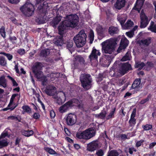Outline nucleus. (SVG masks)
<instances>
[{"label": "nucleus", "mask_w": 156, "mask_h": 156, "mask_svg": "<svg viewBox=\"0 0 156 156\" xmlns=\"http://www.w3.org/2000/svg\"><path fill=\"white\" fill-rule=\"evenodd\" d=\"M78 22L79 17L76 14L67 15L66 20L61 23L58 28L59 34L63 35L67 27H75L77 26Z\"/></svg>", "instance_id": "nucleus-1"}, {"label": "nucleus", "mask_w": 156, "mask_h": 156, "mask_svg": "<svg viewBox=\"0 0 156 156\" xmlns=\"http://www.w3.org/2000/svg\"><path fill=\"white\" fill-rule=\"evenodd\" d=\"M143 4V2L142 1L140 0H137L135 5L134 9L138 11V12H140Z\"/></svg>", "instance_id": "nucleus-23"}, {"label": "nucleus", "mask_w": 156, "mask_h": 156, "mask_svg": "<svg viewBox=\"0 0 156 156\" xmlns=\"http://www.w3.org/2000/svg\"><path fill=\"white\" fill-rule=\"evenodd\" d=\"M126 2V0H117L114 6L116 9L120 10L124 7Z\"/></svg>", "instance_id": "nucleus-19"}, {"label": "nucleus", "mask_w": 156, "mask_h": 156, "mask_svg": "<svg viewBox=\"0 0 156 156\" xmlns=\"http://www.w3.org/2000/svg\"><path fill=\"white\" fill-rule=\"evenodd\" d=\"M107 112L105 111H102L99 114L95 115V117L98 118L104 119L106 116Z\"/></svg>", "instance_id": "nucleus-34"}, {"label": "nucleus", "mask_w": 156, "mask_h": 156, "mask_svg": "<svg viewBox=\"0 0 156 156\" xmlns=\"http://www.w3.org/2000/svg\"><path fill=\"white\" fill-rule=\"evenodd\" d=\"M143 127L145 130H148L152 128V126L149 124H146Z\"/></svg>", "instance_id": "nucleus-54"}, {"label": "nucleus", "mask_w": 156, "mask_h": 156, "mask_svg": "<svg viewBox=\"0 0 156 156\" xmlns=\"http://www.w3.org/2000/svg\"><path fill=\"white\" fill-rule=\"evenodd\" d=\"M117 40L111 38L102 42L101 44L102 53L111 54L115 50L117 45Z\"/></svg>", "instance_id": "nucleus-3"}, {"label": "nucleus", "mask_w": 156, "mask_h": 156, "mask_svg": "<svg viewBox=\"0 0 156 156\" xmlns=\"http://www.w3.org/2000/svg\"><path fill=\"white\" fill-rule=\"evenodd\" d=\"M145 66V64L144 62H138L136 63L135 67L136 68H138V70H140Z\"/></svg>", "instance_id": "nucleus-33"}, {"label": "nucleus", "mask_w": 156, "mask_h": 156, "mask_svg": "<svg viewBox=\"0 0 156 156\" xmlns=\"http://www.w3.org/2000/svg\"><path fill=\"white\" fill-rule=\"evenodd\" d=\"M154 64L151 62H147L145 64V69L147 71H149L153 67Z\"/></svg>", "instance_id": "nucleus-32"}, {"label": "nucleus", "mask_w": 156, "mask_h": 156, "mask_svg": "<svg viewBox=\"0 0 156 156\" xmlns=\"http://www.w3.org/2000/svg\"><path fill=\"white\" fill-rule=\"evenodd\" d=\"M98 35L101 37L104 36V30L102 26L99 25L96 28Z\"/></svg>", "instance_id": "nucleus-25"}, {"label": "nucleus", "mask_w": 156, "mask_h": 156, "mask_svg": "<svg viewBox=\"0 0 156 156\" xmlns=\"http://www.w3.org/2000/svg\"><path fill=\"white\" fill-rule=\"evenodd\" d=\"M73 103H76L79 108L83 110V105L81 101H80L78 100L75 98H73L72 100L69 101L63 105L61 106L59 109V111L61 113H64L66 112L69 108L71 106Z\"/></svg>", "instance_id": "nucleus-7"}, {"label": "nucleus", "mask_w": 156, "mask_h": 156, "mask_svg": "<svg viewBox=\"0 0 156 156\" xmlns=\"http://www.w3.org/2000/svg\"><path fill=\"white\" fill-rule=\"evenodd\" d=\"M48 50L45 49L42 50L40 53V56L43 57H46L48 54Z\"/></svg>", "instance_id": "nucleus-39"}, {"label": "nucleus", "mask_w": 156, "mask_h": 156, "mask_svg": "<svg viewBox=\"0 0 156 156\" xmlns=\"http://www.w3.org/2000/svg\"><path fill=\"white\" fill-rule=\"evenodd\" d=\"M47 80L46 77L44 76L43 78H42L39 81H41L42 82V85L43 86H44L45 84V83L46 82Z\"/></svg>", "instance_id": "nucleus-56"}, {"label": "nucleus", "mask_w": 156, "mask_h": 156, "mask_svg": "<svg viewBox=\"0 0 156 156\" xmlns=\"http://www.w3.org/2000/svg\"><path fill=\"white\" fill-rule=\"evenodd\" d=\"M6 34L5 27L4 26H2L0 28V34L4 39L6 37Z\"/></svg>", "instance_id": "nucleus-37"}, {"label": "nucleus", "mask_w": 156, "mask_h": 156, "mask_svg": "<svg viewBox=\"0 0 156 156\" xmlns=\"http://www.w3.org/2000/svg\"><path fill=\"white\" fill-rule=\"evenodd\" d=\"M35 77L39 80L43 78L45 76H44L43 72L41 71H37L35 72H33Z\"/></svg>", "instance_id": "nucleus-27"}, {"label": "nucleus", "mask_w": 156, "mask_h": 156, "mask_svg": "<svg viewBox=\"0 0 156 156\" xmlns=\"http://www.w3.org/2000/svg\"><path fill=\"white\" fill-rule=\"evenodd\" d=\"M8 135V133L6 131H5L3 132L0 136V137L1 138H4L7 136Z\"/></svg>", "instance_id": "nucleus-59"}, {"label": "nucleus", "mask_w": 156, "mask_h": 156, "mask_svg": "<svg viewBox=\"0 0 156 156\" xmlns=\"http://www.w3.org/2000/svg\"><path fill=\"white\" fill-rule=\"evenodd\" d=\"M149 101V99L148 98H146L145 99H144L140 101V104H144L146 102H147Z\"/></svg>", "instance_id": "nucleus-64"}, {"label": "nucleus", "mask_w": 156, "mask_h": 156, "mask_svg": "<svg viewBox=\"0 0 156 156\" xmlns=\"http://www.w3.org/2000/svg\"><path fill=\"white\" fill-rule=\"evenodd\" d=\"M129 43V41L126 37L122 38L119 46L117 50L118 53L120 52L122 50L125 49L128 46Z\"/></svg>", "instance_id": "nucleus-12"}, {"label": "nucleus", "mask_w": 156, "mask_h": 156, "mask_svg": "<svg viewBox=\"0 0 156 156\" xmlns=\"http://www.w3.org/2000/svg\"><path fill=\"white\" fill-rule=\"evenodd\" d=\"M117 19L120 23L121 25H124L126 19V17L125 14H119L117 16Z\"/></svg>", "instance_id": "nucleus-21"}, {"label": "nucleus", "mask_w": 156, "mask_h": 156, "mask_svg": "<svg viewBox=\"0 0 156 156\" xmlns=\"http://www.w3.org/2000/svg\"><path fill=\"white\" fill-rule=\"evenodd\" d=\"M21 133L23 135L27 137H29L33 134L34 131L32 130H23L22 131Z\"/></svg>", "instance_id": "nucleus-28"}, {"label": "nucleus", "mask_w": 156, "mask_h": 156, "mask_svg": "<svg viewBox=\"0 0 156 156\" xmlns=\"http://www.w3.org/2000/svg\"><path fill=\"white\" fill-rule=\"evenodd\" d=\"M0 85L4 88L7 87L6 80L4 77L2 76L0 77Z\"/></svg>", "instance_id": "nucleus-35"}, {"label": "nucleus", "mask_w": 156, "mask_h": 156, "mask_svg": "<svg viewBox=\"0 0 156 156\" xmlns=\"http://www.w3.org/2000/svg\"><path fill=\"white\" fill-rule=\"evenodd\" d=\"M6 64L5 58L2 56L0 58V65L3 66H5Z\"/></svg>", "instance_id": "nucleus-45"}, {"label": "nucleus", "mask_w": 156, "mask_h": 156, "mask_svg": "<svg viewBox=\"0 0 156 156\" xmlns=\"http://www.w3.org/2000/svg\"><path fill=\"white\" fill-rule=\"evenodd\" d=\"M40 116L39 114L37 113H34L33 115V118L36 119L39 118Z\"/></svg>", "instance_id": "nucleus-63"}, {"label": "nucleus", "mask_w": 156, "mask_h": 156, "mask_svg": "<svg viewBox=\"0 0 156 156\" xmlns=\"http://www.w3.org/2000/svg\"><path fill=\"white\" fill-rule=\"evenodd\" d=\"M45 0H37V4H40L38 7V9L42 12L43 16H39L35 20V22L38 24H43L46 23V17L45 15L47 12L48 9L49 7L48 3Z\"/></svg>", "instance_id": "nucleus-2"}, {"label": "nucleus", "mask_w": 156, "mask_h": 156, "mask_svg": "<svg viewBox=\"0 0 156 156\" xmlns=\"http://www.w3.org/2000/svg\"><path fill=\"white\" fill-rule=\"evenodd\" d=\"M87 35L83 30L80 31L73 38V40L77 48L83 46L86 41Z\"/></svg>", "instance_id": "nucleus-5"}, {"label": "nucleus", "mask_w": 156, "mask_h": 156, "mask_svg": "<svg viewBox=\"0 0 156 156\" xmlns=\"http://www.w3.org/2000/svg\"><path fill=\"white\" fill-rule=\"evenodd\" d=\"M22 108L23 109L22 112L23 114H24L25 112L28 113H31V109L28 106H23L22 107Z\"/></svg>", "instance_id": "nucleus-36"}, {"label": "nucleus", "mask_w": 156, "mask_h": 156, "mask_svg": "<svg viewBox=\"0 0 156 156\" xmlns=\"http://www.w3.org/2000/svg\"><path fill=\"white\" fill-rule=\"evenodd\" d=\"M63 37V35H62L57 36L56 38L55 44L58 46L62 45L64 43Z\"/></svg>", "instance_id": "nucleus-22"}, {"label": "nucleus", "mask_w": 156, "mask_h": 156, "mask_svg": "<svg viewBox=\"0 0 156 156\" xmlns=\"http://www.w3.org/2000/svg\"><path fill=\"white\" fill-rule=\"evenodd\" d=\"M141 81V79L140 78L136 79L132 84V89H135L139 87L140 83Z\"/></svg>", "instance_id": "nucleus-26"}, {"label": "nucleus", "mask_w": 156, "mask_h": 156, "mask_svg": "<svg viewBox=\"0 0 156 156\" xmlns=\"http://www.w3.org/2000/svg\"><path fill=\"white\" fill-rule=\"evenodd\" d=\"M104 78L103 75L102 74H99L97 78V80L98 81H101Z\"/></svg>", "instance_id": "nucleus-57"}, {"label": "nucleus", "mask_w": 156, "mask_h": 156, "mask_svg": "<svg viewBox=\"0 0 156 156\" xmlns=\"http://www.w3.org/2000/svg\"><path fill=\"white\" fill-rule=\"evenodd\" d=\"M114 57L113 55H105L104 59L101 58L100 59V62H101L102 61L104 65L106 66H108L112 61Z\"/></svg>", "instance_id": "nucleus-14"}, {"label": "nucleus", "mask_w": 156, "mask_h": 156, "mask_svg": "<svg viewBox=\"0 0 156 156\" xmlns=\"http://www.w3.org/2000/svg\"><path fill=\"white\" fill-rule=\"evenodd\" d=\"M108 32L110 35L113 36L119 34V30L118 27L112 26L108 28Z\"/></svg>", "instance_id": "nucleus-18"}, {"label": "nucleus", "mask_w": 156, "mask_h": 156, "mask_svg": "<svg viewBox=\"0 0 156 156\" xmlns=\"http://www.w3.org/2000/svg\"><path fill=\"white\" fill-rule=\"evenodd\" d=\"M119 66L120 67L119 73L122 75L126 73L129 70L132 69L131 65L128 62L120 64Z\"/></svg>", "instance_id": "nucleus-9"}, {"label": "nucleus", "mask_w": 156, "mask_h": 156, "mask_svg": "<svg viewBox=\"0 0 156 156\" xmlns=\"http://www.w3.org/2000/svg\"><path fill=\"white\" fill-rule=\"evenodd\" d=\"M148 29L151 31L156 33V24H154L153 21H151L150 23V25L148 28Z\"/></svg>", "instance_id": "nucleus-30"}, {"label": "nucleus", "mask_w": 156, "mask_h": 156, "mask_svg": "<svg viewBox=\"0 0 156 156\" xmlns=\"http://www.w3.org/2000/svg\"><path fill=\"white\" fill-rule=\"evenodd\" d=\"M81 86L85 89L88 90L91 87L92 79L89 74H82L80 77Z\"/></svg>", "instance_id": "nucleus-6"}, {"label": "nucleus", "mask_w": 156, "mask_h": 156, "mask_svg": "<svg viewBox=\"0 0 156 156\" xmlns=\"http://www.w3.org/2000/svg\"><path fill=\"white\" fill-rule=\"evenodd\" d=\"M136 113V108H134L132 111V114L131 115V118H134L135 116Z\"/></svg>", "instance_id": "nucleus-58"}, {"label": "nucleus", "mask_w": 156, "mask_h": 156, "mask_svg": "<svg viewBox=\"0 0 156 156\" xmlns=\"http://www.w3.org/2000/svg\"><path fill=\"white\" fill-rule=\"evenodd\" d=\"M104 154V151L101 149H100L97 151L96 153V156H103Z\"/></svg>", "instance_id": "nucleus-47"}, {"label": "nucleus", "mask_w": 156, "mask_h": 156, "mask_svg": "<svg viewBox=\"0 0 156 156\" xmlns=\"http://www.w3.org/2000/svg\"><path fill=\"white\" fill-rule=\"evenodd\" d=\"M17 52L19 55H22L25 54V51L24 49H20L17 50Z\"/></svg>", "instance_id": "nucleus-55"}, {"label": "nucleus", "mask_w": 156, "mask_h": 156, "mask_svg": "<svg viewBox=\"0 0 156 156\" xmlns=\"http://www.w3.org/2000/svg\"><path fill=\"white\" fill-rule=\"evenodd\" d=\"M62 17L60 16H56L54 18L53 20L50 22V25L53 27L54 28H56L57 25L61 21Z\"/></svg>", "instance_id": "nucleus-20"}, {"label": "nucleus", "mask_w": 156, "mask_h": 156, "mask_svg": "<svg viewBox=\"0 0 156 156\" xmlns=\"http://www.w3.org/2000/svg\"><path fill=\"white\" fill-rule=\"evenodd\" d=\"M89 37L90 43H92L93 41L94 40V32L92 30H91L90 31L89 34Z\"/></svg>", "instance_id": "nucleus-38"}, {"label": "nucleus", "mask_w": 156, "mask_h": 156, "mask_svg": "<svg viewBox=\"0 0 156 156\" xmlns=\"http://www.w3.org/2000/svg\"><path fill=\"white\" fill-rule=\"evenodd\" d=\"M144 142V140H141L137 142L136 144V146L138 147L140 146L142 143Z\"/></svg>", "instance_id": "nucleus-61"}, {"label": "nucleus", "mask_w": 156, "mask_h": 156, "mask_svg": "<svg viewBox=\"0 0 156 156\" xmlns=\"http://www.w3.org/2000/svg\"><path fill=\"white\" fill-rule=\"evenodd\" d=\"M50 114L51 118H53L55 117V114L53 110H52L50 112Z\"/></svg>", "instance_id": "nucleus-60"}, {"label": "nucleus", "mask_w": 156, "mask_h": 156, "mask_svg": "<svg viewBox=\"0 0 156 156\" xmlns=\"http://www.w3.org/2000/svg\"><path fill=\"white\" fill-rule=\"evenodd\" d=\"M141 43L144 45H148L151 43V39L150 38L141 40Z\"/></svg>", "instance_id": "nucleus-41"}, {"label": "nucleus", "mask_w": 156, "mask_h": 156, "mask_svg": "<svg viewBox=\"0 0 156 156\" xmlns=\"http://www.w3.org/2000/svg\"><path fill=\"white\" fill-rule=\"evenodd\" d=\"M20 10L24 15L29 17L33 14L34 9L31 3L27 1L26 3L21 7Z\"/></svg>", "instance_id": "nucleus-8"}, {"label": "nucleus", "mask_w": 156, "mask_h": 156, "mask_svg": "<svg viewBox=\"0 0 156 156\" xmlns=\"http://www.w3.org/2000/svg\"><path fill=\"white\" fill-rule=\"evenodd\" d=\"M65 98H58L57 102L59 105L62 104L65 101Z\"/></svg>", "instance_id": "nucleus-53"}, {"label": "nucleus", "mask_w": 156, "mask_h": 156, "mask_svg": "<svg viewBox=\"0 0 156 156\" xmlns=\"http://www.w3.org/2000/svg\"><path fill=\"white\" fill-rule=\"evenodd\" d=\"M136 120L134 118H131L130 120H129V122L130 124L133 123V124H135L136 123Z\"/></svg>", "instance_id": "nucleus-62"}, {"label": "nucleus", "mask_w": 156, "mask_h": 156, "mask_svg": "<svg viewBox=\"0 0 156 156\" xmlns=\"http://www.w3.org/2000/svg\"><path fill=\"white\" fill-rule=\"evenodd\" d=\"M73 46V42L72 40H69L67 41L66 44L67 48L70 50Z\"/></svg>", "instance_id": "nucleus-40"}, {"label": "nucleus", "mask_w": 156, "mask_h": 156, "mask_svg": "<svg viewBox=\"0 0 156 156\" xmlns=\"http://www.w3.org/2000/svg\"><path fill=\"white\" fill-rule=\"evenodd\" d=\"M44 150L46 152L51 154H55L57 153L56 152L53 150L47 147H45L44 148Z\"/></svg>", "instance_id": "nucleus-42"}, {"label": "nucleus", "mask_w": 156, "mask_h": 156, "mask_svg": "<svg viewBox=\"0 0 156 156\" xmlns=\"http://www.w3.org/2000/svg\"><path fill=\"white\" fill-rule=\"evenodd\" d=\"M111 84L108 82L103 81L100 84V86L101 87L104 91H108L109 90V87L111 86Z\"/></svg>", "instance_id": "nucleus-24"}, {"label": "nucleus", "mask_w": 156, "mask_h": 156, "mask_svg": "<svg viewBox=\"0 0 156 156\" xmlns=\"http://www.w3.org/2000/svg\"><path fill=\"white\" fill-rule=\"evenodd\" d=\"M7 119L8 120H13L15 121H18L19 122H20L21 120V118L20 117H16L13 116L8 117Z\"/></svg>", "instance_id": "nucleus-44"}, {"label": "nucleus", "mask_w": 156, "mask_h": 156, "mask_svg": "<svg viewBox=\"0 0 156 156\" xmlns=\"http://www.w3.org/2000/svg\"><path fill=\"white\" fill-rule=\"evenodd\" d=\"M119 155V153L116 150H112L110 151L108 156H118Z\"/></svg>", "instance_id": "nucleus-43"}, {"label": "nucleus", "mask_w": 156, "mask_h": 156, "mask_svg": "<svg viewBox=\"0 0 156 156\" xmlns=\"http://www.w3.org/2000/svg\"><path fill=\"white\" fill-rule=\"evenodd\" d=\"M98 144L96 141H93L87 144V150L92 152L96 150L98 147Z\"/></svg>", "instance_id": "nucleus-15"}, {"label": "nucleus", "mask_w": 156, "mask_h": 156, "mask_svg": "<svg viewBox=\"0 0 156 156\" xmlns=\"http://www.w3.org/2000/svg\"><path fill=\"white\" fill-rule=\"evenodd\" d=\"M76 116L73 114H69L66 119L67 124L69 126H72L76 122Z\"/></svg>", "instance_id": "nucleus-13"}, {"label": "nucleus", "mask_w": 156, "mask_h": 156, "mask_svg": "<svg viewBox=\"0 0 156 156\" xmlns=\"http://www.w3.org/2000/svg\"><path fill=\"white\" fill-rule=\"evenodd\" d=\"M101 54L99 50H97L94 47L93 48L91 52L89 57L92 65L93 62H98V56H100Z\"/></svg>", "instance_id": "nucleus-11"}, {"label": "nucleus", "mask_w": 156, "mask_h": 156, "mask_svg": "<svg viewBox=\"0 0 156 156\" xmlns=\"http://www.w3.org/2000/svg\"><path fill=\"white\" fill-rule=\"evenodd\" d=\"M9 40L12 42V44H16V42L15 41L17 40L16 37L15 36L12 37L10 36L9 37Z\"/></svg>", "instance_id": "nucleus-50"}, {"label": "nucleus", "mask_w": 156, "mask_h": 156, "mask_svg": "<svg viewBox=\"0 0 156 156\" xmlns=\"http://www.w3.org/2000/svg\"><path fill=\"white\" fill-rule=\"evenodd\" d=\"M134 23L130 20H128L124 25V27L125 29H129L133 26Z\"/></svg>", "instance_id": "nucleus-29"}, {"label": "nucleus", "mask_w": 156, "mask_h": 156, "mask_svg": "<svg viewBox=\"0 0 156 156\" xmlns=\"http://www.w3.org/2000/svg\"><path fill=\"white\" fill-rule=\"evenodd\" d=\"M140 27L141 28H145L148 24L149 20L147 16L144 12L143 10H142L140 14Z\"/></svg>", "instance_id": "nucleus-10"}, {"label": "nucleus", "mask_w": 156, "mask_h": 156, "mask_svg": "<svg viewBox=\"0 0 156 156\" xmlns=\"http://www.w3.org/2000/svg\"><path fill=\"white\" fill-rule=\"evenodd\" d=\"M7 139L0 137V146L1 147H4L8 145Z\"/></svg>", "instance_id": "nucleus-31"}, {"label": "nucleus", "mask_w": 156, "mask_h": 156, "mask_svg": "<svg viewBox=\"0 0 156 156\" xmlns=\"http://www.w3.org/2000/svg\"><path fill=\"white\" fill-rule=\"evenodd\" d=\"M96 134V130L93 128H90L85 130L80 131L76 133L77 138L81 139L88 140L94 136Z\"/></svg>", "instance_id": "nucleus-4"}, {"label": "nucleus", "mask_w": 156, "mask_h": 156, "mask_svg": "<svg viewBox=\"0 0 156 156\" xmlns=\"http://www.w3.org/2000/svg\"><path fill=\"white\" fill-rule=\"evenodd\" d=\"M76 60L79 62H83L84 61L83 58L80 55H77L75 58Z\"/></svg>", "instance_id": "nucleus-49"}, {"label": "nucleus", "mask_w": 156, "mask_h": 156, "mask_svg": "<svg viewBox=\"0 0 156 156\" xmlns=\"http://www.w3.org/2000/svg\"><path fill=\"white\" fill-rule=\"evenodd\" d=\"M44 67L43 64L41 62H35L32 67V69L33 72H35L37 71H40Z\"/></svg>", "instance_id": "nucleus-17"}, {"label": "nucleus", "mask_w": 156, "mask_h": 156, "mask_svg": "<svg viewBox=\"0 0 156 156\" xmlns=\"http://www.w3.org/2000/svg\"><path fill=\"white\" fill-rule=\"evenodd\" d=\"M115 108H114L113 110L112 111L109 115L107 117L106 119H108L114 116V112L115 111Z\"/></svg>", "instance_id": "nucleus-52"}, {"label": "nucleus", "mask_w": 156, "mask_h": 156, "mask_svg": "<svg viewBox=\"0 0 156 156\" xmlns=\"http://www.w3.org/2000/svg\"><path fill=\"white\" fill-rule=\"evenodd\" d=\"M56 90L55 87L52 85H50L47 87L45 90V92L48 95L53 96L56 93Z\"/></svg>", "instance_id": "nucleus-16"}, {"label": "nucleus", "mask_w": 156, "mask_h": 156, "mask_svg": "<svg viewBox=\"0 0 156 156\" xmlns=\"http://www.w3.org/2000/svg\"><path fill=\"white\" fill-rule=\"evenodd\" d=\"M126 35L129 37L131 38L134 35V32L133 30H130L126 33Z\"/></svg>", "instance_id": "nucleus-51"}, {"label": "nucleus", "mask_w": 156, "mask_h": 156, "mask_svg": "<svg viewBox=\"0 0 156 156\" xmlns=\"http://www.w3.org/2000/svg\"><path fill=\"white\" fill-rule=\"evenodd\" d=\"M130 57L128 53H127L122 58L121 61H126L130 60Z\"/></svg>", "instance_id": "nucleus-48"}, {"label": "nucleus", "mask_w": 156, "mask_h": 156, "mask_svg": "<svg viewBox=\"0 0 156 156\" xmlns=\"http://www.w3.org/2000/svg\"><path fill=\"white\" fill-rule=\"evenodd\" d=\"M0 54L6 56L9 60H11L13 58L12 55L10 54L6 53L5 52H1Z\"/></svg>", "instance_id": "nucleus-46"}]
</instances>
